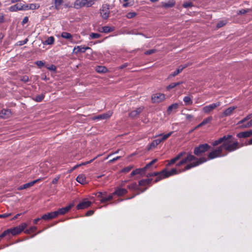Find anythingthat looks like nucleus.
Listing matches in <instances>:
<instances>
[{
    "mask_svg": "<svg viewBox=\"0 0 252 252\" xmlns=\"http://www.w3.org/2000/svg\"><path fill=\"white\" fill-rule=\"evenodd\" d=\"M207 160V159L203 157L197 159L194 156L190 154H188L186 157L183 158L177 164V166H179L182 164L193 161L192 162L187 165L183 169L178 170L175 168H173L171 169L170 171L163 170L159 173L153 172L152 173L149 174L148 175H147V176H156L155 182H157L163 179L185 171L192 167H196L206 162Z\"/></svg>",
    "mask_w": 252,
    "mask_h": 252,
    "instance_id": "f257e3e1",
    "label": "nucleus"
},
{
    "mask_svg": "<svg viewBox=\"0 0 252 252\" xmlns=\"http://www.w3.org/2000/svg\"><path fill=\"white\" fill-rule=\"evenodd\" d=\"M222 144L208 154V159H212L217 158L224 157L227 153H223V150L228 152H233L240 147L239 143L234 140L231 135H224L212 142L214 146Z\"/></svg>",
    "mask_w": 252,
    "mask_h": 252,
    "instance_id": "f03ea898",
    "label": "nucleus"
},
{
    "mask_svg": "<svg viewBox=\"0 0 252 252\" xmlns=\"http://www.w3.org/2000/svg\"><path fill=\"white\" fill-rule=\"evenodd\" d=\"M151 182V180L147 178L145 179H143L140 180L139 182L138 185H137L136 183H133L131 184L128 186L127 188L132 190H137L139 191L140 192H144L147 188H145L144 189H142V187H145L148 185H149Z\"/></svg>",
    "mask_w": 252,
    "mask_h": 252,
    "instance_id": "7ed1b4c3",
    "label": "nucleus"
},
{
    "mask_svg": "<svg viewBox=\"0 0 252 252\" xmlns=\"http://www.w3.org/2000/svg\"><path fill=\"white\" fill-rule=\"evenodd\" d=\"M97 0H76L73 4V7L79 9L83 7H89L92 6Z\"/></svg>",
    "mask_w": 252,
    "mask_h": 252,
    "instance_id": "20e7f679",
    "label": "nucleus"
},
{
    "mask_svg": "<svg viewBox=\"0 0 252 252\" xmlns=\"http://www.w3.org/2000/svg\"><path fill=\"white\" fill-rule=\"evenodd\" d=\"M27 226V224L26 223H22L20 225L15 227L12 229H8L5 231L7 232L6 233V236L11 233L12 235H16L20 233L23 231Z\"/></svg>",
    "mask_w": 252,
    "mask_h": 252,
    "instance_id": "39448f33",
    "label": "nucleus"
},
{
    "mask_svg": "<svg viewBox=\"0 0 252 252\" xmlns=\"http://www.w3.org/2000/svg\"><path fill=\"white\" fill-rule=\"evenodd\" d=\"M252 117V115H249L245 118L239 121L237 125L239 126L242 128L250 127L252 126V119L249 122L245 124V123L250 120Z\"/></svg>",
    "mask_w": 252,
    "mask_h": 252,
    "instance_id": "423d86ee",
    "label": "nucleus"
},
{
    "mask_svg": "<svg viewBox=\"0 0 252 252\" xmlns=\"http://www.w3.org/2000/svg\"><path fill=\"white\" fill-rule=\"evenodd\" d=\"M210 148V146L207 144H204L199 145V147L194 149V153L195 155H199L207 151Z\"/></svg>",
    "mask_w": 252,
    "mask_h": 252,
    "instance_id": "0eeeda50",
    "label": "nucleus"
},
{
    "mask_svg": "<svg viewBox=\"0 0 252 252\" xmlns=\"http://www.w3.org/2000/svg\"><path fill=\"white\" fill-rule=\"evenodd\" d=\"M221 102L218 101L216 103H212L210 105L204 106L203 108V111L205 113L208 114L215 109L216 107L220 106Z\"/></svg>",
    "mask_w": 252,
    "mask_h": 252,
    "instance_id": "6e6552de",
    "label": "nucleus"
},
{
    "mask_svg": "<svg viewBox=\"0 0 252 252\" xmlns=\"http://www.w3.org/2000/svg\"><path fill=\"white\" fill-rule=\"evenodd\" d=\"M165 99V95L163 94L157 93L152 96V100L154 103H158Z\"/></svg>",
    "mask_w": 252,
    "mask_h": 252,
    "instance_id": "1a4fd4ad",
    "label": "nucleus"
},
{
    "mask_svg": "<svg viewBox=\"0 0 252 252\" xmlns=\"http://www.w3.org/2000/svg\"><path fill=\"white\" fill-rule=\"evenodd\" d=\"M74 206L73 203H71L65 207L59 209L58 211H56L57 216L59 215H64L67 213Z\"/></svg>",
    "mask_w": 252,
    "mask_h": 252,
    "instance_id": "9d476101",
    "label": "nucleus"
},
{
    "mask_svg": "<svg viewBox=\"0 0 252 252\" xmlns=\"http://www.w3.org/2000/svg\"><path fill=\"white\" fill-rule=\"evenodd\" d=\"M92 202L91 201L84 199L77 205L76 208L78 210L85 209L90 206Z\"/></svg>",
    "mask_w": 252,
    "mask_h": 252,
    "instance_id": "9b49d317",
    "label": "nucleus"
},
{
    "mask_svg": "<svg viewBox=\"0 0 252 252\" xmlns=\"http://www.w3.org/2000/svg\"><path fill=\"white\" fill-rule=\"evenodd\" d=\"M112 115L111 111H108L106 113L98 115L93 118V120H105L109 118Z\"/></svg>",
    "mask_w": 252,
    "mask_h": 252,
    "instance_id": "f8f14e48",
    "label": "nucleus"
},
{
    "mask_svg": "<svg viewBox=\"0 0 252 252\" xmlns=\"http://www.w3.org/2000/svg\"><path fill=\"white\" fill-rule=\"evenodd\" d=\"M100 14L103 19H107L109 15V10L108 5H103L100 9Z\"/></svg>",
    "mask_w": 252,
    "mask_h": 252,
    "instance_id": "ddd939ff",
    "label": "nucleus"
},
{
    "mask_svg": "<svg viewBox=\"0 0 252 252\" xmlns=\"http://www.w3.org/2000/svg\"><path fill=\"white\" fill-rule=\"evenodd\" d=\"M11 116V112L9 109H3L0 111V118L2 119H8Z\"/></svg>",
    "mask_w": 252,
    "mask_h": 252,
    "instance_id": "4468645a",
    "label": "nucleus"
},
{
    "mask_svg": "<svg viewBox=\"0 0 252 252\" xmlns=\"http://www.w3.org/2000/svg\"><path fill=\"white\" fill-rule=\"evenodd\" d=\"M89 47H85L82 46H77L74 48L73 50V53L77 54L78 53H84L88 49H89Z\"/></svg>",
    "mask_w": 252,
    "mask_h": 252,
    "instance_id": "2eb2a0df",
    "label": "nucleus"
},
{
    "mask_svg": "<svg viewBox=\"0 0 252 252\" xmlns=\"http://www.w3.org/2000/svg\"><path fill=\"white\" fill-rule=\"evenodd\" d=\"M24 10V5L22 4H16L9 7V10L11 12H15L18 10Z\"/></svg>",
    "mask_w": 252,
    "mask_h": 252,
    "instance_id": "dca6fc26",
    "label": "nucleus"
},
{
    "mask_svg": "<svg viewBox=\"0 0 252 252\" xmlns=\"http://www.w3.org/2000/svg\"><path fill=\"white\" fill-rule=\"evenodd\" d=\"M144 107L142 106L137 108L136 109L132 111L129 114V116L131 118L137 117L143 110Z\"/></svg>",
    "mask_w": 252,
    "mask_h": 252,
    "instance_id": "f3484780",
    "label": "nucleus"
},
{
    "mask_svg": "<svg viewBox=\"0 0 252 252\" xmlns=\"http://www.w3.org/2000/svg\"><path fill=\"white\" fill-rule=\"evenodd\" d=\"M57 214L56 211L50 212L43 215L41 219L45 220L53 219L57 217Z\"/></svg>",
    "mask_w": 252,
    "mask_h": 252,
    "instance_id": "a211bd4d",
    "label": "nucleus"
},
{
    "mask_svg": "<svg viewBox=\"0 0 252 252\" xmlns=\"http://www.w3.org/2000/svg\"><path fill=\"white\" fill-rule=\"evenodd\" d=\"M61 36L63 38L68 40L72 43H76L73 41L72 35L69 32H63L61 33Z\"/></svg>",
    "mask_w": 252,
    "mask_h": 252,
    "instance_id": "6ab92c4d",
    "label": "nucleus"
},
{
    "mask_svg": "<svg viewBox=\"0 0 252 252\" xmlns=\"http://www.w3.org/2000/svg\"><path fill=\"white\" fill-rule=\"evenodd\" d=\"M188 66V64H184V65H181V66H180L175 71H174V72L172 73L171 74H170L169 76H168V78H170L171 77H174L175 76H176L177 75H178L179 73H180V72H182V71L186 67H187Z\"/></svg>",
    "mask_w": 252,
    "mask_h": 252,
    "instance_id": "aec40b11",
    "label": "nucleus"
},
{
    "mask_svg": "<svg viewBox=\"0 0 252 252\" xmlns=\"http://www.w3.org/2000/svg\"><path fill=\"white\" fill-rule=\"evenodd\" d=\"M237 108L236 106H231L225 109L223 112V116L227 117L231 115L234 111Z\"/></svg>",
    "mask_w": 252,
    "mask_h": 252,
    "instance_id": "412c9836",
    "label": "nucleus"
},
{
    "mask_svg": "<svg viewBox=\"0 0 252 252\" xmlns=\"http://www.w3.org/2000/svg\"><path fill=\"white\" fill-rule=\"evenodd\" d=\"M40 180H41V179H38L34 180L32 182H31L30 183H26V184L20 186L18 188V189L20 190H21V189H28L32 186L34 184L36 183L37 182H38L39 181H40Z\"/></svg>",
    "mask_w": 252,
    "mask_h": 252,
    "instance_id": "4be33fe9",
    "label": "nucleus"
},
{
    "mask_svg": "<svg viewBox=\"0 0 252 252\" xmlns=\"http://www.w3.org/2000/svg\"><path fill=\"white\" fill-rule=\"evenodd\" d=\"M76 181L81 184H86L88 183L86 176L83 174H80L77 177Z\"/></svg>",
    "mask_w": 252,
    "mask_h": 252,
    "instance_id": "5701e85b",
    "label": "nucleus"
},
{
    "mask_svg": "<svg viewBox=\"0 0 252 252\" xmlns=\"http://www.w3.org/2000/svg\"><path fill=\"white\" fill-rule=\"evenodd\" d=\"M186 154V153L184 152H181L180 153H179L175 158L171 159L169 163H168V165H170L171 164H174V163H175L177 160H178L179 159H180L182 157H183L184 155H185Z\"/></svg>",
    "mask_w": 252,
    "mask_h": 252,
    "instance_id": "b1692460",
    "label": "nucleus"
},
{
    "mask_svg": "<svg viewBox=\"0 0 252 252\" xmlns=\"http://www.w3.org/2000/svg\"><path fill=\"white\" fill-rule=\"evenodd\" d=\"M252 135V130H250L246 131L241 132L237 134V136L239 138H246L251 136Z\"/></svg>",
    "mask_w": 252,
    "mask_h": 252,
    "instance_id": "393cba45",
    "label": "nucleus"
},
{
    "mask_svg": "<svg viewBox=\"0 0 252 252\" xmlns=\"http://www.w3.org/2000/svg\"><path fill=\"white\" fill-rule=\"evenodd\" d=\"M127 190L125 189L118 188L113 193V194H116L118 196H122L127 193Z\"/></svg>",
    "mask_w": 252,
    "mask_h": 252,
    "instance_id": "a878e982",
    "label": "nucleus"
},
{
    "mask_svg": "<svg viewBox=\"0 0 252 252\" xmlns=\"http://www.w3.org/2000/svg\"><path fill=\"white\" fill-rule=\"evenodd\" d=\"M39 7V5L35 3H32L30 4L24 5V10H27L28 9H37Z\"/></svg>",
    "mask_w": 252,
    "mask_h": 252,
    "instance_id": "bb28decb",
    "label": "nucleus"
},
{
    "mask_svg": "<svg viewBox=\"0 0 252 252\" xmlns=\"http://www.w3.org/2000/svg\"><path fill=\"white\" fill-rule=\"evenodd\" d=\"M173 133V131H171L166 134L161 133L158 135L157 136H156V137H159L160 140H161V142H163L166 140L168 137H169Z\"/></svg>",
    "mask_w": 252,
    "mask_h": 252,
    "instance_id": "cd10ccee",
    "label": "nucleus"
},
{
    "mask_svg": "<svg viewBox=\"0 0 252 252\" xmlns=\"http://www.w3.org/2000/svg\"><path fill=\"white\" fill-rule=\"evenodd\" d=\"M55 38L51 36L48 37L47 39L42 42L44 45H52L54 43Z\"/></svg>",
    "mask_w": 252,
    "mask_h": 252,
    "instance_id": "c85d7f7f",
    "label": "nucleus"
},
{
    "mask_svg": "<svg viewBox=\"0 0 252 252\" xmlns=\"http://www.w3.org/2000/svg\"><path fill=\"white\" fill-rule=\"evenodd\" d=\"M145 170H146L144 168V167L142 168L136 169L132 171V172L130 174V176H133L136 174H141L143 173Z\"/></svg>",
    "mask_w": 252,
    "mask_h": 252,
    "instance_id": "c756f323",
    "label": "nucleus"
},
{
    "mask_svg": "<svg viewBox=\"0 0 252 252\" xmlns=\"http://www.w3.org/2000/svg\"><path fill=\"white\" fill-rule=\"evenodd\" d=\"M158 138L154 140L150 145V149H152L153 148L156 147L157 146H158L159 143H160L161 142V140H160V138L158 137Z\"/></svg>",
    "mask_w": 252,
    "mask_h": 252,
    "instance_id": "7c9ffc66",
    "label": "nucleus"
},
{
    "mask_svg": "<svg viewBox=\"0 0 252 252\" xmlns=\"http://www.w3.org/2000/svg\"><path fill=\"white\" fill-rule=\"evenodd\" d=\"M185 105H189L192 104V100L189 96H186L183 98Z\"/></svg>",
    "mask_w": 252,
    "mask_h": 252,
    "instance_id": "2f4dec72",
    "label": "nucleus"
},
{
    "mask_svg": "<svg viewBox=\"0 0 252 252\" xmlns=\"http://www.w3.org/2000/svg\"><path fill=\"white\" fill-rule=\"evenodd\" d=\"M55 8L56 10L60 9V5L63 3V0H54Z\"/></svg>",
    "mask_w": 252,
    "mask_h": 252,
    "instance_id": "473e14b6",
    "label": "nucleus"
},
{
    "mask_svg": "<svg viewBox=\"0 0 252 252\" xmlns=\"http://www.w3.org/2000/svg\"><path fill=\"white\" fill-rule=\"evenodd\" d=\"M106 194L105 195H104L103 198L100 199V201L101 203H104L105 202L110 201L111 199H112V198H113V194H112L108 195V196H106Z\"/></svg>",
    "mask_w": 252,
    "mask_h": 252,
    "instance_id": "72a5a7b5",
    "label": "nucleus"
},
{
    "mask_svg": "<svg viewBox=\"0 0 252 252\" xmlns=\"http://www.w3.org/2000/svg\"><path fill=\"white\" fill-rule=\"evenodd\" d=\"M182 83H183L182 82H177V83H171L170 85H169L168 86L166 87V89L167 90H170L175 88V87L181 85Z\"/></svg>",
    "mask_w": 252,
    "mask_h": 252,
    "instance_id": "f704fd0d",
    "label": "nucleus"
},
{
    "mask_svg": "<svg viewBox=\"0 0 252 252\" xmlns=\"http://www.w3.org/2000/svg\"><path fill=\"white\" fill-rule=\"evenodd\" d=\"M96 71L98 73H104L107 71V69L102 66H98L96 68Z\"/></svg>",
    "mask_w": 252,
    "mask_h": 252,
    "instance_id": "c9c22d12",
    "label": "nucleus"
},
{
    "mask_svg": "<svg viewBox=\"0 0 252 252\" xmlns=\"http://www.w3.org/2000/svg\"><path fill=\"white\" fill-rule=\"evenodd\" d=\"M113 28H112L108 26H105L102 28L101 32L108 33L113 31Z\"/></svg>",
    "mask_w": 252,
    "mask_h": 252,
    "instance_id": "e433bc0d",
    "label": "nucleus"
},
{
    "mask_svg": "<svg viewBox=\"0 0 252 252\" xmlns=\"http://www.w3.org/2000/svg\"><path fill=\"white\" fill-rule=\"evenodd\" d=\"M178 107V104L177 103H174L169 106L167 109V112L170 113L173 109H176Z\"/></svg>",
    "mask_w": 252,
    "mask_h": 252,
    "instance_id": "4c0bfd02",
    "label": "nucleus"
},
{
    "mask_svg": "<svg viewBox=\"0 0 252 252\" xmlns=\"http://www.w3.org/2000/svg\"><path fill=\"white\" fill-rule=\"evenodd\" d=\"M212 117L211 116L208 117L206 118H205L201 123L202 125H205L207 124H209L210 123L212 120Z\"/></svg>",
    "mask_w": 252,
    "mask_h": 252,
    "instance_id": "58836bf2",
    "label": "nucleus"
},
{
    "mask_svg": "<svg viewBox=\"0 0 252 252\" xmlns=\"http://www.w3.org/2000/svg\"><path fill=\"white\" fill-rule=\"evenodd\" d=\"M133 168V166H132V165L127 166L126 167L122 169V172H125V173H127L129 171H130Z\"/></svg>",
    "mask_w": 252,
    "mask_h": 252,
    "instance_id": "ea45409f",
    "label": "nucleus"
},
{
    "mask_svg": "<svg viewBox=\"0 0 252 252\" xmlns=\"http://www.w3.org/2000/svg\"><path fill=\"white\" fill-rule=\"evenodd\" d=\"M100 36V34L97 33H91L90 34V37L91 39H96L98 38Z\"/></svg>",
    "mask_w": 252,
    "mask_h": 252,
    "instance_id": "a19ab883",
    "label": "nucleus"
},
{
    "mask_svg": "<svg viewBox=\"0 0 252 252\" xmlns=\"http://www.w3.org/2000/svg\"><path fill=\"white\" fill-rule=\"evenodd\" d=\"M157 159H154L153 160H152L150 162L146 164V165L144 167V168L145 170L149 168L151 165H152L153 164L156 163L157 161Z\"/></svg>",
    "mask_w": 252,
    "mask_h": 252,
    "instance_id": "79ce46f5",
    "label": "nucleus"
},
{
    "mask_svg": "<svg viewBox=\"0 0 252 252\" xmlns=\"http://www.w3.org/2000/svg\"><path fill=\"white\" fill-rule=\"evenodd\" d=\"M28 41V38H26L24 40L19 41L16 43V45L18 46L23 45L27 43Z\"/></svg>",
    "mask_w": 252,
    "mask_h": 252,
    "instance_id": "37998d69",
    "label": "nucleus"
},
{
    "mask_svg": "<svg viewBox=\"0 0 252 252\" xmlns=\"http://www.w3.org/2000/svg\"><path fill=\"white\" fill-rule=\"evenodd\" d=\"M37 229V227L36 226H31L29 229L26 230V232L27 233H30L31 232H34Z\"/></svg>",
    "mask_w": 252,
    "mask_h": 252,
    "instance_id": "c03bdc74",
    "label": "nucleus"
},
{
    "mask_svg": "<svg viewBox=\"0 0 252 252\" xmlns=\"http://www.w3.org/2000/svg\"><path fill=\"white\" fill-rule=\"evenodd\" d=\"M106 194V192H98L96 193V196L97 197L99 198V200L103 198L104 195H105Z\"/></svg>",
    "mask_w": 252,
    "mask_h": 252,
    "instance_id": "a18cd8bd",
    "label": "nucleus"
},
{
    "mask_svg": "<svg viewBox=\"0 0 252 252\" xmlns=\"http://www.w3.org/2000/svg\"><path fill=\"white\" fill-rule=\"evenodd\" d=\"M136 15V13L134 12H128L126 14V17L128 19H131L134 17Z\"/></svg>",
    "mask_w": 252,
    "mask_h": 252,
    "instance_id": "49530a36",
    "label": "nucleus"
},
{
    "mask_svg": "<svg viewBox=\"0 0 252 252\" xmlns=\"http://www.w3.org/2000/svg\"><path fill=\"white\" fill-rule=\"evenodd\" d=\"M44 96L42 95H39L35 97L34 100L37 102H40L43 100Z\"/></svg>",
    "mask_w": 252,
    "mask_h": 252,
    "instance_id": "de8ad7c7",
    "label": "nucleus"
},
{
    "mask_svg": "<svg viewBox=\"0 0 252 252\" xmlns=\"http://www.w3.org/2000/svg\"><path fill=\"white\" fill-rule=\"evenodd\" d=\"M192 6V3L190 2H185L183 4V7L185 8H188Z\"/></svg>",
    "mask_w": 252,
    "mask_h": 252,
    "instance_id": "09e8293b",
    "label": "nucleus"
},
{
    "mask_svg": "<svg viewBox=\"0 0 252 252\" xmlns=\"http://www.w3.org/2000/svg\"><path fill=\"white\" fill-rule=\"evenodd\" d=\"M249 11V9H241L237 12L238 14H243Z\"/></svg>",
    "mask_w": 252,
    "mask_h": 252,
    "instance_id": "8fccbe9b",
    "label": "nucleus"
},
{
    "mask_svg": "<svg viewBox=\"0 0 252 252\" xmlns=\"http://www.w3.org/2000/svg\"><path fill=\"white\" fill-rule=\"evenodd\" d=\"M35 64L40 67L43 66L44 65V63L41 61H36Z\"/></svg>",
    "mask_w": 252,
    "mask_h": 252,
    "instance_id": "3c124183",
    "label": "nucleus"
},
{
    "mask_svg": "<svg viewBox=\"0 0 252 252\" xmlns=\"http://www.w3.org/2000/svg\"><path fill=\"white\" fill-rule=\"evenodd\" d=\"M226 24L225 22V21H220L219 22L218 24H217V27L218 28H221L222 27H223L224 25H225Z\"/></svg>",
    "mask_w": 252,
    "mask_h": 252,
    "instance_id": "603ef678",
    "label": "nucleus"
},
{
    "mask_svg": "<svg viewBox=\"0 0 252 252\" xmlns=\"http://www.w3.org/2000/svg\"><path fill=\"white\" fill-rule=\"evenodd\" d=\"M29 77L26 75L23 76L21 78V80L25 83L29 81Z\"/></svg>",
    "mask_w": 252,
    "mask_h": 252,
    "instance_id": "864d4df0",
    "label": "nucleus"
},
{
    "mask_svg": "<svg viewBox=\"0 0 252 252\" xmlns=\"http://www.w3.org/2000/svg\"><path fill=\"white\" fill-rule=\"evenodd\" d=\"M4 22V15L2 13H0V24L3 23Z\"/></svg>",
    "mask_w": 252,
    "mask_h": 252,
    "instance_id": "5fc2aeb1",
    "label": "nucleus"
},
{
    "mask_svg": "<svg viewBox=\"0 0 252 252\" xmlns=\"http://www.w3.org/2000/svg\"><path fill=\"white\" fill-rule=\"evenodd\" d=\"M155 52H156V50L155 49H151V50H149L146 51L145 54L146 55H150L153 53H154Z\"/></svg>",
    "mask_w": 252,
    "mask_h": 252,
    "instance_id": "6e6d98bb",
    "label": "nucleus"
},
{
    "mask_svg": "<svg viewBox=\"0 0 252 252\" xmlns=\"http://www.w3.org/2000/svg\"><path fill=\"white\" fill-rule=\"evenodd\" d=\"M60 176H58L57 177H55L53 180H52V183L53 184H56L57 183L58 181L60 179Z\"/></svg>",
    "mask_w": 252,
    "mask_h": 252,
    "instance_id": "4d7b16f0",
    "label": "nucleus"
},
{
    "mask_svg": "<svg viewBox=\"0 0 252 252\" xmlns=\"http://www.w3.org/2000/svg\"><path fill=\"white\" fill-rule=\"evenodd\" d=\"M47 68L50 70L55 71L56 70V66L54 65H51L50 66H47Z\"/></svg>",
    "mask_w": 252,
    "mask_h": 252,
    "instance_id": "13d9d810",
    "label": "nucleus"
},
{
    "mask_svg": "<svg viewBox=\"0 0 252 252\" xmlns=\"http://www.w3.org/2000/svg\"><path fill=\"white\" fill-rule=\"evenodd\" d=\"M94 213V210H90V211H88L86 214V216H92L93 214Z\"/></svg>",
    "mask_w": 252,
    "mask_h": 252,
    "instance_id": "bf43d9fd",
    "label": "nucleus"
},
{
    "mask_svg": "<svg viewBox=\"0 0 252 252\" xmlns=\"http://www.w3.org/2000/svg\"><path fill=\"white\" fill-rule=\"evenodd\" d=\"M28 20H29L28 17H27V16L25 17L24 18V19H23V21H22V25H24L25 24L28 23Z\"/></svg>",
    "mask_w": 252,
    "mask_h": 252,
    "instance_id": "052dcab7",
    "label": "nucleus"
},
{
    "mask_svg": "<svg viewBox=\"0 0 252 252\" xmlns=\"http://www.w3.org/2000/svg\"><path fill=\"white\" fill-rule=\"evenodd\" d=\"M193 118V116L189 114L186 115V118L187 120L191 121V119Z\"/></svg>",
    "mask_w": 252,
    "mask_h": 252,
    "instance_id": "680f3d73",
    "label": "nucleus"
},
{
    "mask_svg": "<svg viewBox=\"0 0 252 252\" xmlns=\"http://www.w3.org/2000/svg\"><path fill=\"white\" fill-rule=\"evenodd\" d=\"M63 6L65 8H70L72 7V5L70 4L69 3H66L63 4Z\"/></svg>",
    "mask_w": 252,
    "mask_h": 252,
    "instance_id": "e2e57ef3",
    "label": "nucleus"
},
{
    "mask_svg": "<svg viewBox=\"0 0 252 252\" xmlns=\"http://www.w3.org/2000/svg\"><path fill=\"white\" fill-rule=\"evenodd\" d=\"M10 216V214H3L2 215H0V218H7Z\"/></svg>",
    "mask_w": 252,
    "mask_h": 252,
    "instance_id": "0e129e2a",
    "label": "nucleus"
},
{
    "mask_svg": "<svg viewBox=\"0 0 252 252\" xmlns=\"http://www.w3.org/2000/svg\"><path fill=\"white\" fill-rule=\"evenodd\" d=\"M7 231H4L3 233H2L0 235V240L3 237H4L5 236H6V233H7Z\"/></svg>",
    "mask_w": 252,
    "mask_h": 252,
    "instance_id": "69168bd1",
    "label": "nucleus"
},
{
    "mask_svg": "<svg viewBox=\"0 0 252 252\" xmlns=\"http://www.w3.org/2000/svg\"><path fill=\"white\" fill-rule=\"evenodd\" d=\"M121 158L120 156H119V157H117L116 158H113V159H112L111 160H110V162H113L115 161H116L117 160L119 159L120 158Z\"/></svg>",
    "mask_w": 252,
    "mask_h": 252,
    "instance_id": "338daca9",
    "label": "nucleus"
},
{
    "mask_svg": "<svg viewBox=\"0 0 252 252\" xmlns=\"http://www.w3.org/2000/svg\"><path fill=\"white\" fill-rule=\"evenodd\" d=\"M80 166H81V164H78V165H76L75 166H74L70 170V172H71L73 170H75V169H76L77 168H78V167H79Z\"/></svg>",
    "mask_w": 252,
    "mask_h": 252,
    "instance_id": "774afa93",
    "label": "nucleus"
}]
</instances>
